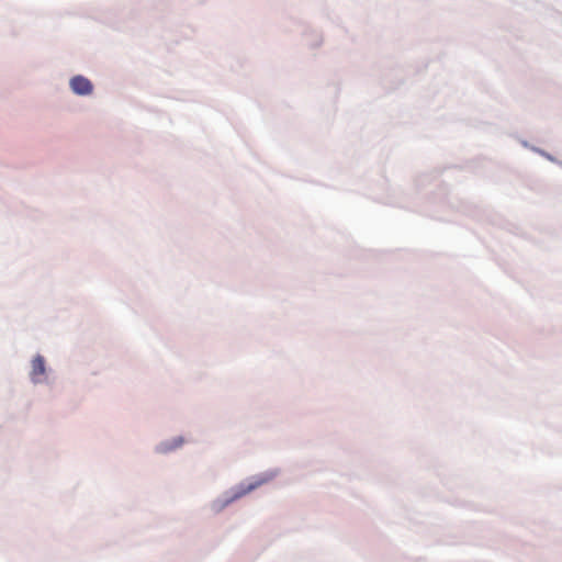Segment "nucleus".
Masks as SVG:
<instances>
[{
	"label": "nucleus",
	"instance_id": "1",
	"mask_svg": "<svg viewBox=\"0 0 562 562\" xmlns=\"http://www.w3.org/2000/svg\"><path fill=\"white\" fill-rule=\"evenodd\" d=\"M45 360L42 356L37 355L32 360V370L30 372L31 380L34 383H41L44 381L45 376Z\"/></svg>",
	"mask_w": 562,
	"mask_h": 562
},
{
	"label": "nucleus",
	"instance_id": "2",
	"mask_svg": "<svg viewBox=\"0 0 562 562\" xmlns=\"http://www.w3.org/2000/svg\"><path fill=\"white\" fill-rule=\"evenodd\" d=\"M72 91L80 95L90 94L92 92V83L82 76H76L70 80Z\"/></svg>",
	"mask_w": 562,
	"mask_h": 562
},
{
	"label": "nucleus",
	"instance_id": "4",
	"mask_svg": "<svg viewBox=\"0 0 562 562\" xmlns=\"http://www.w3.org/2000/svg\"><path fill=\"white\" fill-rule=\"evenodd\" d=\"M181 445H182V439H181V438H178V439L176 440L175 447H179V446H181Z\"/></svg>",
	"mask_w": 562,
	"mask_h": 562
},
{
	"label": "nucleus",
	"instance_id": "3",
	"mask_svg": "<svg viewBox=\"0 0 562 562\" xmlns=\"http://www.w3.org/2000/svg\"><path fill=\"white\" fill-rule=\"evenodd\" d=\"M265 482V480L256 481L255 483L249 484L246 488H244L238 495H245L246 493L251 492L259 485H261Z\"/></svg>",
	"mask_w": 562,
	"mask_h": 562
}]
</instances>
